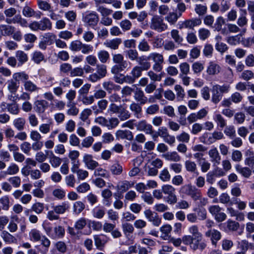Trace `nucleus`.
Here are the masks:
<instances>
[{
    "label": "nucleus",
    "mask_w": 254,
    "mask_h": 254,
    "mask_svg": "<svg viewBox=\"0 0 254 254\" xmlns=\"http://www.w3.org/2000/svg\"><path fill=\"white\" fill-rule=\"evenodd\" d=\"M212 97L211 101L213 103L217 104L219 102L222 98L223 95L213 85L211 89Z\"/></svg>",
    "instance_id": "nucleus-33"
},
{
    "label": "nucleus",
    "mask_w": 254,
    "mask_h": 254,
    "mask_svg": "<svg viewBox=\"0 0 254 254\" xmlns=\"http://www.w3.org/2000/svg\"><path fill=\"white\" fill-rule=\"evenodd\" d=\"M137 63L139 65H135L132 68L130 72V74L135 79L140 77L142 75V71L148 70L151 67V64L146 60V56H140V58Z\"/></svg>",
    "instance_id": "nucleus-4"
},
{
    "label": "nucleus",
    "mask_w": 254,
    "mask_h": 254,
    "mask_svg": "<svg viewBox=\"0 0 254 254\" xmlns=\"http://www.w3.org/2000/svg\"><path fill=\"white\" fill-rule=\"evenodd\" d=\"M75 96H76V92L74 90H70L67 93V94L66 95V98L67 99V100L69 101L67 104V106L68 107H73L74 106V103L72 101L75 98Z\"/></svg>",
    "instance_id": "nucleus-63"
},
{
    "label": "nucleus",
    "mask_w": 254,
    "mask_h": 254,
    "mask_svg": "<svg viewBox=\"0 0 254 254\" xmlns=\"http://www.w3.org/2000/svg\"><path fill=\"white\" fill-rule=\"evenodd\" d=\"M0 106L2 111L7 110L8 111H17L18 109V105L15 102L11 104L2 102L1 103Z\"/></svg>",
    "instance_id": "nucleus-39"
},
{
    "label": "nucleus",
    "mask_w": 254,
    "mask_h": 254,
    "mask_svg": "<svg viewBox=\"0 0 254 254\" xmlns=\"http://www.w3.org/2000/svg\"><path fill=\"white\" fill-rule=\"evenodd\" d=\"M191 149L194 152H197L193 154V156L199 162L203 159L202 158L204 156L203 152L207 150V148L201 144H196L192 146Z\"/></svg>",
    "instance_id": "nucleus-16"
},
{
    "label": "nucleus",
    "mask_w": 254,
    "mask_h": 254,
    "mask_svg": "<svg viewBox=\"0 0 254 254\" xmlns=\"http://www.w3.org/2000/svg\"><path fill=\"white\" fill-rule=\"evenodd\" d=\"M83 21L88 26H95L99 21V16L95 12H92L84 17Z\"/></svg>",
    "instance_id": "nucleus-15"
},
{
    "label": "nucleus",
    "mask_w": 254,
    "mask_h": 254,
    "mask_svg": "<svg viewBox=\"0 0 254 254\" xmlns=\"http://www.w3.org/2000/svg\"><path fill=\"white\" fill-rule=\"evenodd\" d=\"M15 57L18 61V66H21L28 60L27 54L21 50L17 51L15 52Z\"/></svg>",
    "instance_id": "nucleus-26"
},
{
    "label": "nucleus",
    "mask_w": 254,
    "mask_h": 254,
    "mask_svg": "<svg viewBox=\"0 0 254 254\" xmlns=\"http://www.w3.org/2000/svg\"><path fill=\"white\" fill-rule=\"evenodd\" d=\"M92 214L94 217L102 219L105 214V209L103 206H97L92 210Z\"/></svg>",
    "instance_id": "nucleus-32"
},
{
    "label": "nucleus",
    "mask_w": 254,
    "mask_h": 254,
    "mask_svg": "<svg viewBox=\"0 0 254 254\" xmlns=\"http://www.w3.org/2000/svg\"><path fill=\"white\" fill-rule=\"evenodd\" d=\"M175 90L176 92L177 99L179 101L183 100L185 96V91L180 85L175 86Z\"/></svg>",
    "instance_id": "nucleus-58"
},
{
    "label": "nucleus",
    "mask_w": 254,
    "mask_h": 254,
    "mask_svg": "<svg viewBox=\"0 0 254 254\" xmlns=\"http://www.w3.org/2000/svg\"><path fill=\"white\" fill-rule=\"evenodd\" d=\"M127 56L131 61H136L137 63L139 61L140 57H138V53L136 50L130 49L127 52Z\"/></svg>",
    "instance_id": "nucleus-51"
},
{
    "label": "nucleus",
    "mask_w": 254,
    "mask_h": 254,
    "mask_svg": "<svg viewBox=\"0 0 254 254\" xmlns=\"http://www.w3.org/2000/svg\"><path fill=\"white\" fill-rule=\"evenodd\" d=\"M159 179L163 182H168L171 179V175L167 168H164L160 171Z\"/></svg>",
    "instance_id": "nucleus-48"
},
{
    "label": "nucleus",
    "mask_w": 254,
    "mask_h": 254,
    "mask_svg": "<svg viewBox=\"0 0 254 254\" xmlns=\"http://www.w3.org/2000/svg\"><path fill=\"white\" fill-rule=\"evenodd\" d=\"M210 161L212 163L213 166H217L220 163L221 156L219 153L217 149L215 147H212L208 152Z\"/></svg>",
    "instance_id": "nucleus-14"
},
{
    "label": "nucleus",
    "mask_w": 254,
    "mask_h": 254,
    "mask_svg": "<svg viewBox=\"0 0 254 254\" xmlns=\"http://www.w3.org/2000/svg\"><path fill=\"white\" fill-rule=\"evenodd\" d=\"M150 28L152 30L161 33L167 30L168 29V26L162 16L156 15L151 19Z\"/></svg>",
    "instance_id": "nucleus-5"
},
{
    "label": "nucleus",
    "mask_w": 254,
    "mask_h": 254,
    "mask_svg": "<svg viewBox=\"0 0 254 254\" xmlns=\"http://www.w3.org/2000/svg\"><path fill=\"white\" fill-rule=\"evenodd\" d=\"M40 30L45 31L46 30H51L52 27V22L50 19L47 17L43 18L39 21Z\"/></svg>",
    "instance_id": "nucleus-35"
},
{
    "label": "nucleus",
    "mask_w": 254,
    "mask_h": 254,
    "mask_svg": "<svg viewBox=\"0 0 254 254\" xmlns=\"http://www.w3.org/2000/svg\"><path fill=\"white\" fill-rule=\"evenodd\" d=\"M206 115V112H198L197 113H193L188 117V120L191 123L195 122L197 119H200L205 117Z\"/></svg>",
    "instance_id": "nucleus-54"
},
{
    "label": "nucleus",
    "mask_w": 254,
    "mask_h": 254,
    "mask_svg": "<svg viewBox=\"0 0 254 254\" xmlns=\"http://www.w3.org/2000/svg\"><path fill=\"white\" fill-rule=\"evenodd\" d=\"M34 105L36 110L44 111L47 109L49 103L45 100H37L35 102Z\"/></svg>",
    "instance_id": "nucleus-44"
},
{
    "label": "nucleus",
    "mask_w": 254,
    "mask_h": 254,
    "mask_svg": "<svg viewBox=\"0 0 254 254\" xmlns=\"http://www.w3.org/2000/svg\"><path fill=\"white\" fill-rule=\"evenodd\" d=\"M161 191L167 196L165 198V201L168 204L173 205L177 202V196L176 194V189L171 185H164L161 187Z\"/></svg>",
    "instance_id": "nucleus-6"
},
{
    "label": "nucleus",
    "mask_w": 254,
    "mask_h": 254,
    "mask_svg": "<svg viewBox=\"0 0 254 254\" xmlns=\"http://www.w3.org/2000/svg\"><path fill=\"white\" fill-rule=\"evenodd\" d=\"M110 171L113 174L118 175L122 173L123 167L121 164L116 163L111 166Z\"/></svg>",
    "instance_id": "nucleus-60"
},
{
    "label": "nucleus",
    "mask_w": 254,
    "mask_h": 254,
    "mask_svg": "<svg viewBox=\"0 0 254 254\" xmlns=\"http://www.w3.org/2000/svg\"><path fill=\"white\" fill-rule=\"evenodd\" d=\"M15 29V27L11 25L5 24L0 25V32L1 36H9L13 33Z\"/></svg>",
    "instance_id": "nucleus-25"
},
{
    "label": "nucleus",
    "mask_w": 254,
    "mask_h": 254,
    "mask_svg": "<svg viewBox=\"0 0 254 254\" xmlns=\"http://www.w3.org/2000/svg\"><path fill=\"white\" fill-rule=\"evenodd\" d=\"M152 60L154 63L163 64L164 58L163 56L158 53H151L149 54L148 57L146 56V60Z\"/></svg>",
    "instance_id": "nucleus-27"
},
{
    "label": "nucleus",
    "mask_w": 254,
    "mask_h": 254,
    "mask_svg": "<svg viewBox=\"0 0 254 254\" xmlns=\"http://www.w3.org/2000/svg\"><path fill=\"white\" fill-rule=\"evenodd\" d=\"M201 23L200 19L192 18L186 20L184 21L179 22V28L182 29L183 28H187L190 29H193L195 26L199 25Z\"/></svg>",
    "instance_id": "nucleus-11"
},
{
    "label": "nucleus",
    "mask_w": 254,
    "mask_h": 254,
    "mask_svg": "<svg viewBox=\"0 0 254 254\" xmlns=\"http://www.w3.org/2000/svg\"><path fill=\"white\" fill-rule=\"evenodd\" d=\"M133 185L134 183L130 181L127 180L120 181L117 186V190L119 192L123 193L132 188Z\"/></svg>",
    "instance_id": "nucleus-19"
},
{
    "label": "nucleus",
    "mask_w": 254,
    "mask_h": 254,
    "mask_svg": "<svg viewBox=\"0 0 254 254\" xmlns=\"http://www.w3.org/2000/svg\"><path fill=\"white\" fill-rule=\"evenodd\" d=\"M40 241L43 247L42 249H39V251L41 254H46L48 252L50 246L51 241L44 235L43 236Z\"/></svg>",
    "instance_id": "nucleus-31"
},
{
    "label": "nucleus",
    "mask_w": 254,
    "mask_h": 254,
    "mask_svg": "<svg viewBox=\"0 0 254 254\" xmlns=\"http://www.w3.org/2000/svg\"><path fill=\"white\" fill-rule=\"evenodd\" d=\"M21 78H24L23 75L21 74V72H17L14 73L12 74V78L6 81V88L10 94L8 95V98L11 101H14L18 97L16 93L19 88Z\"/></svg>",
    "instance_id": "nucleus-1"
},
{
    "label": "nucleus",
    "mask_w": 254,
    "mask_h": 254,
    "mask_svg": "<svg viewBox=\"0 0 254 254\" xmlns=\"http://www.w3.org/2000/svg\"><path fill=\"white\" fill-rule=\"evenodd\" d=\"M97 57L99 61L102 64L106 63L110 59V55L108 51L100 50L97 53Z\"/></svg>",
    "instance_id": "nucleus-41"
},
{
    "label": "nucleus",
    "mask_w": 254,
    "mask_h": 254,
    "mask_svg": "<svg viewBox=\"0 0 254 254\" xmlns=\"http://www.w3.org/2000/svg\"><path fill=\"white\" fill-rule=\"evenodd\" d=\"M138 49L140 51L146 52L150 51V46L148 42L145 39H143L139 43Z\"/></svg>",
    "instance_id": "nucleus-62"
},
{
    "label": "nucleus",
    "mask_w": 254,
    "mask_h": 254,
    "mask_svg": "<svg viewBox=\"0 0 254 254\" xmlns=\"http://www.w3.org/2000/svg\"><path fill=\"white\" fill-rule=\"evenodd\" d=\"M136 128L138 130L144 131L146 134H150L152 133V127L151 125L147 124L145 121H141L136 125Z\"/></svg>",
    "instance_id": "nucleus-21"
},
{
    "label": "nucleus",
    "mask_w": 254,
    "mask_h": 254,
    "mask_svg": "<svg viewBox=\"0 0 254 254\" xmlns=\"http://www.w3.org/2000/svg\"><path fill=\"white\" fill-rule=\"evenodd\" d=\"M189 232L190 234H191V236H192L194 238H202V234L200 232H199L198 230V227L196 225H192L189 228Z\"/></svg>",
    "instance_id": "nucleus-53"
},
{
    "label": "nucleus",
    "mask_w": 254,
    "mask_h": 254,
    "mask_svg": "<svg viewBox=\"0 0 254 254\" xmlns=\"http://www.w3.org/2000/svg\"><path fill=\"white\" fill-rule=\"evenodd\" d=\"M107 73V66L103 64L96 65V72L90 74L88 80L92 82H96L105 77Z\"/></svg>",
    "instance_id": "nucleus-7"
},
{
    "label": "nucleus",
    "mask_w": 254,
    "mask_h": 254,
    "mask_svg": "<svg viewBox=\"0 0 254 254\" xmlns=\"http://www.w3.org/2000/svg\"><path fill=\"white\" fill-rule=\"evenodd\" d=\"M53 195L59 200H62L64 198L65 196V191L60 188L54 189L52 191Z\"/></svg>",
    "instance_id": "nucleus-50"
},
{
    "label": "nucleus",
    "mask_w": 254,
    "mask_h": 254,
    "mask_svg": "<svg viewBox=\"0 0 254 254\" xmlns=\"http://www.w3.org/2000/svg\"><path fill=\"white\" fill-rule=\"evenodd\" d=\"M37 5L39 8L43 11H50L52 9L51 4L46 0H38Z\"/></svg>",
    "instance_id": "nucleus-43"
},
{
    "label": "nucleus",
    "mask_w": 254,
    "mask_h": 254,
    "mask_svg": "<svg viewBox=\"0 0 254 254\" xmlns=\"http://www.w3.org/2000/svg\"><path fill=\"white\" fill-rule=\"evenodd\" d=\"M246 158L245 160V163L246 165L250 167L254 165V152L248 150L246 152Z\"/></svg>",
    "instance_id": "nucleus-40"
},
{
    "label": "nucleus",
    "mask_w": 254,
    "mask_h": 254,
    "mask_svg": "<svg viewBox=\"0 0 254 254\" xmlns=\"http://www.w3.org/2000/svg\"><path fill=\"white\" fill-rule=\"evenodd\" d=\"M202 238H194L193 243L191 245V249L194 251L199 250L201 251L205 249L207 246L206 242L201 241Z\"/></svg>",
    "instance_id": "nucleus-20"
},
{
    "label": "nucleus",
    "mask_w": 254,
    "mask_h": 254,
    "mask_svg": "<svg viewBox=\"0 0 254 254\" xmlns=\"http://www.w3.org/2000/svg\"><path fill=\"white\" fill-rule=\"evenodd\" d=\"M220 66L214 62H210L208 64L206 72L209 75H214L218 74L221 70Z\"/></svg>",
    "instance_id": "nucleus-18"
},
{
    "label": "nucleus",
    "mask_w": 254,
    "mask_h": 254,
    "mask_svg": "<svg viewBox=\"0 0 254 254\" xmlns=\"http://www.w3.org/2000/svg\"><path fill=\"white\" fill-rule=\"evenodd\" d=\"M82 44L80 41L74 40L70 43L69 48L72 51L78 52L80 51Z\"/></svg>",
    "instance_id": "nucleus-59"
},
{
    "label": "nucleus",
    "mask_w": 254,
    "mask_h": 254,
    "mask_svg": "<svg viewBox=\"0 0 254 254\" xmlns=\"http://www.w3.org/2000/svg\"><path fill=\"white\" fill-rule=\"evenodd\" d=\"M43 236L41 232L36 229H31L29 233V239L33 242L40 241Z\"/></svg>",
    "instance_id": "nucleus-28"
},
{
    "label": "nucleus",
    "mask_w": 254,
    "mask_h": 254,
    "mask_svg": "<svg viewBox=\"0 0 254 254\" xmlns=\"http://www.w3.org/2000/svg\"><path fill=\"white\" fill-rule=\"evenodd\" d=\"M3 240L7 244L14 243L16 241L15 237L6 231H3L1 233Z\"/></svg>",
    "instance_id": "nucleus-38"
},
{
    "label": "nucleus",
    "mask_w": 254,
    "mask_h": 254,
    "mask_svg": "<svg viewBox=\"0 0 254 254\" xmlns=\"http://www.w3.org/2000/svg\"><path fill=\"white\" fill-rule=\"evenodd\" d=\"M94 240L98 248L103 247L107 242V238L104 235H94Z\"/></svg>",
    "instance_id": "nucleus-36"
},
{
    "label": "nucleus",
    "mask_w": 254,
    "mask_h": 254,
    "mask_svg": "<svg viewBox=\"0 0 254 254\" xmlns=\"http://www.w3.org/2000/svg\"><path fill=\"white\" fill-rule=\"evenodd\" d=\"M180 16L176 12H172L165 17V20L171 25H174Z\"/></svg>",
    "instance_id": "nucleus-47"
},
{
    "label": "nucleus",
    "mask_w": 254,
    "mask_h": 254,
    "mask_svg": "<svg viewBox=\"0 0 254 254\" xmlns=\"http://www.w3.org/2000/svg\"><path fill=\"white\" fill-rule=\"evenodd\" d=\"M203 64L199 62H194L192 64V69L194 74H198L203 70Z\"/></svg>",
    "instance_id": "nucleus-61"
},
{
    "label": "nucleus",
    "mask_w": 254,
    "mask_h": 254,
    "mask_svg": "<svg viewBox=\"0 0 254 254\" xmlns=\"http://www.w3.org/2000/svg\"><path fill=\"white\" fill-rule=\"evenodd\" d=\"M205 236L210 239L212 245L215 246L222 237L221 232L215 229H210L206 231Z\"/></svg>",
    "instance_id": "nucleus-10"
},
{
    "label": "nucleus",
    "mask_w": 254,
    "mask_h": 254,
    "mask_svg": "<svg viewBox=\"0 0 254 254\" xmlns=\"http://www.w3.org/2000/svg\"><path fill=\"white\" fill-rule=\"evenodd\" d=\"M122 41L120 38H115L112 40H106L104 45L106 47L112 50H117L119 48V45L121 44Z\"/></svg>",
    "instance_id": "nucleus-23"
},
{
    "label": "nucleus",
    "mask_w": 254,
    "mask_h": 254,
    "mask_svg": "<svg viewBox=\"0 0 254 254\" xmlns=\"http://www.w3.org/2000/svg\"><path fill=\"white\" fill-rule=\"evenodd\" d=\"M21 74L23 75L24 78H21V82L23 83L24 90L28 92H38L40 88L32 81L29 80V76L24 71H21Z\"/></svg>",
    "instance_id": "nucleus-8"
},
{
    "label": "nucleus",
    "mask_w": 254,
    "mask_h": 254,
    "mask_svg": "<svg viewBox=\"0 0 254 254\" xmlns=\"http://www.w3.org/2000/svg\"><path fill=\"white\" fill-rule=\"evenodd\" d=\"M42 227L47 235L52 240L62 239L65 235L64 228L61 225H56L52 227L50 226V223H44Z\"/></svg>",
    "instance_id": "nucleus-2"
},
{
    "label": "nucleus",
    "mask_w": 254,
    "mask_h": 254,
    "mask_svg": "<svg viewBox=\"0 0 254 254\" xmlns=\"http://www.w3.org/2000/svg\"><path fill=\"white\" fill-rule=\"evenodd\" d=\"M194 187L191 184L184 185L180 188L179 192L182 195H189Z\"/></svg>",
    "instance_id": "nucleus-42"
},
{
    "label": "nucleus",
    "mask_w": 254,
    "mask_h": 254,
    "mask_svg": "<svg viewBox=\"0 0 254 254\" xmlns=\"http://www.w3.org/2000/svg\"><path fill=\"white\" fill-rule=\"evenodd\" d=\"M235 167L236 171L245 178H249L251 175V170L248 167H242L238 164Z\"/></svg>",
    "instance_id": "nucleus-37"
},
{
    "label": "nucleus",
    "mask_w": 254,
    "mask_h": 254,
    "mask_svg": "<svg viewBox=\"0 0 254 254\" xmlns=\"http://www.w3.org/2000/svg\"><path fill=\"white\" fill-rule=\"evenodd\" d=\"M167 161L179 162L181 160V157L176 151L167 152L162 155Z\"/></svg>",
    "instance_id": "nucleus-30"
},
{
    "label": "nucleus",
    "mask_w": 254,
    "mask_h": 254,
    "mask_svg": "<svg viewBox=\"0 0 254 254\" xmlns=\"http://www.w3.org/2000/svg\"><path fill=\"white\" fill-rule=\"evenodd\" d=\"M116 136L118 139H126L129 141L133 138L132 132L129 130H118L116 132Z\"/></svg>",
    "instance_id": "nucleus-17"
},
{
    "label": "nucleus",
    "mask_w": 254,
    "mask_h": 254,
    "mask_svg": "<svg viewBox=\"0 0 254 254\" xmlns=\"http://www.w3.org/2000/svg\"><path fill=\"white\" fill-rule=\"evenodd\" d=\"M95 122L104 127H107L108 129H112L116 127L119 123L117 118H111L109 120L102 117H99L95 119Z\"/></svg>",
    "instance_id": "nucleus-9"
},
{
    "label": "nucleus",
    "mask_w": 254,
    "mask_h": 254,
    "mask_svg": "<svg viewBox=\"0 0 254 254\" xmlns=\"http://www.w3.org/2000/svg\"><path fill=\"white\" fill-rule=\"evenodd\" d=\"M49 162L53 168H57L61 165L62 159L52 153L49 158Z\"/></svg>",
    "instance_id": "nucleus-57"
},
{
    "label": "nucleus",
    "mask_w": 254,
    "mask_h": 254,
    "mask_svg": "<svg viewBox=\"0 0 254 254\" xmlns=\"http://www.w3.org/2000/svg\"><path fill=\"white\" fill-rule=\"evenodd\" d=\"M103 87L109 93H111L113 91L119 90L120 88L119 85L114 84L113 82L111 81L104 82Z\"/></svg>",
    "instance_id": "nucleus-34"
},
{
    "label": "nucleus",
    "mask_w": 254,
    "mask_h": 254,
    "mask_svg": "<svg viewBox=\"0 0 254 254\" xmlns=\"http://www.w3.org/2000/svg\"><path fill=\"white\" fill-rule=\"evenodd\" d=\"M144 214L148 221L152 222L153 225L159 226L161 224V218L159 217L157 213L152 211L150 209H146L144 211Z\"/></svg>",
    "instance_id": "nucleus-12"
},
{
    "label": "nucleus",
    "mask_w": 254,
    "mask_h": 254,
    "mask_svg": "<svg viewBox=\"0 0 254 254\" xmlns=\"http://www.w3.org/2000/svg\"><path fill=\"white\" fill-rule=\"evenodd\" d=\"M53 209L59 216L64 214L69 208V204L68 202L64 201L60 204L53 206Z\"/></svg>",
    "instance_id": "nucleus-22"
},
{
    "label": "nucleus",
    "mask_w": 254,
    "mask_h": 254,
    "mask_svg": "<svg viewBox=\"0 0 254 254\" xmlns=\"http://www.w3.org/2000/svg\"><path fill=\"white\" fill-rule=\"evenodd\" d=\"M122 229L124 234L129 236L134 231V228L132 224L128 223H124L122 224Z\"/></svg>",
    "instance_id": "nucleus-55"
},
{
    "label": "nucleus",
    "mask_w": 254,
    "mask_h": 254,
    "mask_svg": "<svg viewBox=\"0 0 254 254\" xmlns=\"http://www.w3.org/2000/svg\"><path fill=\"white\" fill-rule=\"evenodd\" d=\"M43 37L46 43L48 45H51L55 43L57 36L53 33L49 32L45 34Z\"/></svg>",
    "instance_id": "nucleus-52"
},
{
    "label": "nucleus",
    "mask_w": 254,
    "mask_h": 254,
    "mask_svg": "<svg viewBox=\"0 0 254 254\" xmlns=\"http://www.w3.org/2000/svg\"><path fill=\"white\" fill-rule=\"evenodd\" d=\"M242 11L244 14H242L238 18L237 21V23L238 25V26L242 28V32L244 33L246 32L247 30L245 26L247 25L248 19L246 16L247 14L246 10H243Z\"/></svg>",
    "instance_id": "nucleus-24"
},
{
    "label": "nucleus",
    "mask_w": 254,
    "mask_h": 254,
    "mask_svg": "<svg viewBox=\"0 0 254 254\" xmlns=\"http://www.w3.org/2000/svg\"><path fill=\"white\" fill-rule=\"evenodd\" d=\"M64 16L68 21L74 22L76 19L77 14L75 11L69 10L65 12Z\"/></svg>",
    "instance_id": "nucleus-64"
},
{
    "label": "nucleus",
    "mask_w": 254,
    "mask_h": 254,
    "mask_svg": "<svg viewBox=\"0 0 254 254\" xmlns=\"http://www.w3.org/2000/svg\"><path fill=\"white\" fill-rule=\"evenodd\" d=\"M83 162L85 166L89 170H93L99 165L98 163L93 160V156L91 154L85 153L83 157Z\"/></svg>",
    "instance_id": "nucleus-13"
},
{
    "label": "nucleus",
    "mask_w": 254,
    "mask_h": 254,
    "mask_svg": "<svg viewBox=\"0 0 254 254\" xmlns=\"http://www.w3.org/2000/svg\"><path fill=\"white\" fill-rule=\"evenodd\" d=\"M134 92V98L140 104H144L147 101V98L145 96L144 92L139 88H136Z\"/></svg>",
    "instance_id": "nucleus-29"
},
{
    "label": "nucleus",
    "mask_w": 254,
    "mask_h": 254,
    "mask_svg": "<svg viewBox=\"0 0 254 254\" xmlns=\"http://www.w3.org/2000/svg\"><path fill=\"white\" fill-rule=\"evenodd\" d=\"M124 56L120 54L113 55V61L116 64L111 68L112 73L117 75L127 67L128 63L127 61H124Z\"/></svg>",
    "instance_id": "nucleus-3"
},
{
    "label": "nucleus",
    "mask_w": 254,
    "mask_h": 254,
    "mask_svg": "<svg viewBox=\"0 0 254 254\" xmlns=\"http://www.w3.org/2000/svg\"><path fill=\"white\" fill-rule=\"evenodd\" d=\"M171 36L174 41L179 44H181L183 41V38L180 35L179 31L177 29L171 30Z\"/></svg>",
    "instance_id": "nucleus-56"
},
{
    "label": "nucleus",
    "mask_w": 254,
    "mask_h": 254,
    "mask_svg": "<svg viewBox=\"0 0 254 254\" xmlns=\"http://www.w3.org/2000/svg\"><path fill=\"white\" fill-rule=\"evenodd\" d=\"M200 140L201 142L205 144H211L215 141V140L212 133H205L200 137Z\"/></svg>",
    "instance_id": "nucleus-45"
},
{
    "label": "nucleus",
    "mask_w": 254,
    "mask_h": 254,
    "mask_svg": "<svg viewBox=\"0 0 254 254\" xmlns=\"http://www.w3.org/2000/svg\"><path fill=\"white\" fill-rule=\"evenodd\" d=\"M44 59V55L40 51H35L32 55L31 60L36 64H39Z\"/></svg>",
    "instance_id": "nucleus-46"
},
{
    "label": "nucleus",
    "mask_w": 254,
    "mask_h": 254,
    "mask_svg": "<svg viewBox=\"0 0 254 254\" xmlns=\"http://www.w3.org/2000/svg\"><path fill=\"white\" fill-rule=\"evenodd\" d=\"M19 171V168L18 165L14 163H11L7 167L5 173L7 175H13L16 174Z\"/></svg>",
    "instance_id": "nucleus-49"
}]
</instances>
